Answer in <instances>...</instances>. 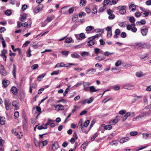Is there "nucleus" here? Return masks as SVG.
I'll use <instances>...</instances> for the list:
<instances>
[{"mask_svg": "<svg viewBox=\"0 0 151 151\" xmlns=\"http://www.w3.org/2000/svg\"><path fill=\"white\" fill-rule=\"evenodd\" d=\"M127 7V6L125 5L119 6L116 7V9L119 11L120 14H123L126 12V9Z\"/></svg>", "mask_w": 151, "mask_h": 151, "instance_id": "nucleus-1", "label": "nucleus"}, {"mask_svg": "<svg viewBox=\"0 0 151 151\" xmlns=\"http://www.w3.org/2000/svg\"><path fill=\"white\" fill-rule=\"evenodd\" d=\"M136 46H138V48H149L150 47V44L148 43L142 44L141 42L135 43Z\"/></svg>", "mask_w": 151, "mask_h": 151, "instance_id": "nucleus-2", "label": "nucleus"}, {"mask_svg": "<svg viewBox=\"0 0 151 151\" xmlns=\"http://www.w3.org/2000/svg\"><path fill=\"white\" fill-rule=\"evenodd\" d=\"M83 90L86 91H89V86L91 85V83L89 82H84L83 83Z\"/></svg>", "mask_w": 151, "mask_h": 151, "instance_id": "nucleus-3", "label": "nucleus"}, {"mask_svg": "<svg viewBox=\"0 0 151 151\" xmlns=\"http://www.w3.org/2000/svg\"><path fill=\"white\" fill-rule=\"evenodd\" d=\"M43 7V6L41 4L39 5L35 8L34 11L36 13H38L39 12L42 10Z\"/></svg>", "mask_w": 151, "mask_h": 151, "instance_id": "nucleus-4", "label": "nucleus"}, {"mask_svg": "<svg viewBox=\"0 0 151 151\" xmlns=\"http://www.w3.org/2000/svg\"><path fill=\"white\" fill-rule=\"evenodd\" d=\"M139 57L140 59L142 60H145L149 59L148 55L147 53L140 55Z\"/></svg>", "mask_w": 151, "mask_h": 151, "instance_id": "nucleus-5", "label": "nucleus"}, {"mask_svg": "<svg viewBox=\"0 0 151 151\" xmlns=\"http://www.w3.org/2000/svg\"><path fill=\"white\" fill-rule=\"evenodd\" d=\"M149 114L147 112H143L141 114L139 115L137 117L136 119H138L139 120L140 119H142L145 116L147 115H149Z\"/></svg>", "mask_w": 151, "mask_h": 151, "instance_id": "nucleus-6", "label": "nucleus"}, {"mask_svg": "<svg viewBox=\"0 0 151 151\" xmlns=\"http://www.w3.org/2000/svg\"><path fill=\"white\" fill-rule=\"evenodd\" d=\"M12 133L14 134L15 135L17 136V138H19V139H21L22 136V134L21 132H19V134L18 133L16 132V130L14 129H12L11 130Z\"/></svg>", "mask_w": 151, "mask_h": 151, "instance_id": "nucleus-7", "label": "nucleus"}, {"mask_svg": "<svg viewBox=\"0 0 151 151\" xmlns=\"http://www.w3.org/2000/svg\"><path fill=\"white\" fill-rule=\"evenodd\" d=\"M59 147V145L57 142H55L52 146V148L53 150H57Z\"/></svg>", "mask_w": 151, "mask_h": 151, "instance_id": "nucleus-8", "label": "nucleus"}, {"mask_svg": "<svg viewBox=\"0 0 151 151\" xmlns=\"http://www.w3.org/2000/svg\"><path fill=\"white\" fill-rule=\"evenodd\" d=\"M148 32V29L146 27H143L141 30V32L143 36H145L147 34Z\"/></svg>", "mask_w": 151, "mask_h": 151, "instance_id": "nucleus-9", "label": "nucleus"}, {"mask_svg": "<svg viewBox=\"0 0 151 151\" xmlns=\"http://www.w3.org/2000/svg\"><path fill=\"white\" fill-rule=\"evenodd\" d=\"M64 106L60 104L57 105L55 107V109L57 111H59V110H62L64 109Z\"/></svg>", "mask_w": 151, "mask_h": 151, "instance_id": "nucleus-10", "label": "nucleus"}, {"mask_svg": "<svg viewBox=\"0 0 151 151\" xmlns=\"http://www.w3.org/2000/svg\"><path fill=\"white\" fill-rule=\"evenodd\" d=\"M12 105L15 107L16 110L18 109L19 106V103L18 101H13L12 103Z\"/></svg>", "mask_w": 151, "mask_h": 151, "instance_id": "nucleus-11", "label": "nucleus"}, {"mask_svg": "<svg viewBox=\"0 0 151 151\" xmlns=\"http://www.w3.org/2000/svg\"><path fill=\"white\" fill-rule=\"evenodd\" d=\"M124 88L125 89L131 90L133 89L134 88L133 86L130 84H126L124 86Z\"/></svg>", "mask_w": 151, "mask_h": 151, "instance_id": "nucleus-12", "label": "nucleus"}, {"mask_svg": "<svg viewBox=\"0 0 151 151\" xmlns=\"http://www.w3.org/2000/svg\"><path fill=\"white\" fill-rule=\"evenodd\" d=\"M129 139V138L128 137H124L121 139L120 140V142L121 143H123L124 142H126Z\"/></svg>", "mask_w": 151, "mask_h": 151, "instance_id": "nucleus-13", "label": "nucleus"}, {"mask_svg": "<svg viewBox=\"0 0 151 151\" xmlns=\"http://www.w3.org/2000/svg\"><path fill=\"white\" fill-rule=\"evenodd\" d=\"M78 127L79 129H81V131L82 132H83V127L82 125V119H81L80 120L78 123Z\"/></svg>", "mask_w": 151, "mask_h": 151, "instance_id": "nucleus-14", "label": "nucleus"}, {"mask_svg": "<svg viewBox=\"0 0 151 151\" xmlns=\"http://www.w3.org/2000/svg\"><path fill=\"white\" fill-rule=\"evenodd\" d=\"M2 84L4 87H7L9 83V81L8 80H4L2 81Z\"/></svg>", "mask_w": 151, "mask_h": 151, "instance_id": "nucleus-15", "label": "nucleus"}, {"mask_svg": "<svg viewBox=\"0 0 151 151\" xmlns=\"http://www.w3.org/2000/svg\"><path fill=\"white\" fill-rule=\"evenodd\" d=\"M12 72L14 77L15 78L16 77V67L14 64L13 65V69Z\"/></svg>", "mask_w": 151, "mask_h": 151, "instance_id": "nucleus-16", "label": "nucleus"}, {"mask_svg": "<svg viewBox=\"0 0 151 151\" xmlns=\"http://www.w3.org/2000/svg\"><path fill=\"white\" fill-rule=\"evenodd\" d=\"M87 72L86 73L87 74L88 73L93 74L96 72V70L93 68L87 70Z\"/></svg>", "mask_w": 151, "mask_h": 151, "instance_id": "nucleus-17", "label": "nucleus"}, {"mask_svg": "<svg viewBox=\"0 0 151 151\" xmlns=\"http://www.w3.org/2000/svg\"><path fill=\"white\" fill-rule=\"evenodd\" d=\"M129 9L131 10V11L134 12L136 9V7L134 4H132L129 6Z\"/></svg>", "mask_w": 151, "mask_h": 151, "instance_id": "nucleus-18", "label": "nucleus"}, {"mask_svg": "<svg viewBox=\"0 0 151 151\" xmlns=\"http://www.w3.org/2000/svg\"><path fill=\"white\" fill-rule=\"evenodd\" d=\"M146 23V20L145 19H142L140 22H137L136 23L137 25L138 26L139 25L141 24V25H144Z\"/></svg>", "mask_w": 151, "mask_h": 151, "instance_id": "nucleus-19", "label": "nucleus"}, {"mask_svg": "<svg viewBox=\"0 0 151 151\" xmlns=\"http://www.w3.org/2000/svg\"><path fill=\"white\" fill-rule=\"evenodd\" d=\"M27 18V15L25 14H24L21 15L20 20L22 22H24Z\"/></svg>", "mask_w": 151, "mask_h": 151, "instance_id": "nucleus-20", "label": "nucleus"}, {"mask_svg": "<svg viewBox=\"0 0 151 151\" xmlns=\"http://www.w3.org/2000/svg\"><path fill=\"white\" fill-rule=\"evenodd\" d=\"M130 113L129 112H128L125 114L124 116L122 119V121L123 122L125 121L127 119V117L130 115Z\"/></svg>", "mask_w": 151, "mask_h": 151, "instance_id": "nucleus-21", "label": "nucleus"}, {"mask_svg": "<svg viewBox=\"0 0 151 151\" xmlns=\"http://www.w3.org/2000/svg\"><path fill=\"white\" fill-rule=\"evenodd\" d=\"M0 73L3 76H5L7 75V73L6 70L3 68H2L0 70Z\"/></svg>", "mask_w": 151, "mask_h": 151, "instance_id": "nucleus-22", "label": "nucleus"}, {"mask_svg": "<svg viewBox=\"0 0 151 151\" xmlns=\"http://www.w3.org/2000/svg\"><path fill=\"white\" fill-rule=\"evenodd\" d=\"M89 40V41L88 42V45L89 46H91L93 45L95 43L94 41L92 40V39H91V38H88Z\"/></svg>", "mask_w": 151, "mask_h": 151, "instance_id": "nucleus-23", "label": "nucleus"}, {"mask_svg": "<svg viewBox=\"0 0 151 151\" xmlns=\"http://www.w3.org/2000/svg\"><path fill=\"white\" fill-rule=\"evenodd\" d=\"M47 144V140L42 141H40L39 142L38 144L39 146L41 145L42 144V146H45Z\"/></svg>", "mask_w": 151, "mask_h": 151, "instance_id": "nucleus-24", "label": "nucleus"}, {"mask_svg": "<svg viewBox=\"0 0 151 151\" xmlns=\"http://www.w3.org/2000/svg\"><path fill=\"white\" fill-rule=\"evenodd\" d=\"M71 56L73 58H78L79 56V55L76 52H75L71 54Z\"/></svg>", "mask_w": 151, "mask_h": 151, "instance_id": "nucleus-25", "label": "nucleus"}, {"mask_svg": "<svg viewBox=\"0 0 151 151\" xmlns=\"http://www.w3.org/2000/svg\"><path fill=\"white\" fill-rule=\"evenodd\" d=\"M12 93L14 94H16L17 92V90L15 87L13 86L11 88Z\"/></svg>", "mask_w": 151, "mask_h": 151, "instance_id": "nucleus-26", "label": "nucleus"}, {"mask_svg": "<svg viewBox=\"0 0 151 151\" xmlns=\"http://www.w3.org/2000/svg\"><path fill=\"white\" fill-rule=\"evenodd\" d=\"M5 118L4 117H0V124L3 125L5 123Z\"/></svg>", "mask_w": 151, "mask_h": 151, "instance_id": "nucleus-27", "label": "nucleus"}, {"mask_svg": "<svg viewBox=\"0 0 151 151\" xmlns=\"http://www.w3.org/2000/svg\"><path fill=\"white\" fill-rule=\"evenodd\" d=\"M89 91H90L91 92H93L99 91V89L96 90L94 87L93 86H92L89 87Z\"/></svg>", "mask_w": 151, "mask_h": 151, "instance_id": "nucleus-28", "label": "nucleus"}, {"mask_svg": "<svg viewBox=\"0 0 151 151\" xmlns=\"http://www.w3.org/2000/svg\"><path fill=\"white\" fill-rule=\"evenodd\" d=\"M135 26V23L132 24L131 25H128L127 26V28L128 30H130L132 29V27H134Z\"/></svg>", "mask_w": 151, "mask_h": 151, "instance_id": "nucleus-29", "label": "nucleus"}, {"mask_svg": "<svg viewBox=\"0 0 151 151\" xmlns=\"http://www.w3.org/2000/svg\"><path fill=\"white\" fill-rule=\"evenodd\" d=\"M65 67V65L63 63H58L55 66V68L60 67Z\"/></svg>", "mask_w": 151, "mask_h": 151, "instance_id": "nucleus-30", "label": "nucleus"}, {"mask_svg": "<svg viewBox=\"0 0 151 151\" xmlns=\"http://www.w3.org/2000/svg\"><path fill=\"white\" fill-rule=\"evenodd\" d=\"M136 75L137 77H140L145 75L143 74L141 72H139L137 73H136Z\"/></svg>", "mask_w": 151, "mask_h": 151, "instance_id": "nucleus-31", "label": "nucleus"}, {"mask_svg": "<svg viewBox=\"0 0 151 151\" xmlns=\"http://www.w3.org/2000/svg\"><path fill=\"white\" fill-rule=\"evenodd\" d=\"M45 76V74H42V75L39 76L37 78V80L40 81L41 80L42 78H43Z\"/></svg>", "mask_w": 151, "mask_h": 151, "instance_id": "nucleus-32", "label": "nucleus"}, {"mask_svg": "<svg viewBox=\"0 0 151 151\" xmlns=\"http://www.w3.org/2000/svg\"><path fill=\"white\" fill-rule=\"evenodd\" d=\"M89 53L88 52L84 51L82 52L81 53V55L83 57L88 56V55Z\"/></svg>", "mask_w": 151, "mask_h": 151, "instance_id": "nucleus-33", "label": "nucleus"}, {"mask_svg": "<svg viewBox=\"0 0 151 151\" xmlns=\"http://www.w3.org/2000/svg\"><path fill=\"white\" fill-rule=\"evenodd\" d=\"M93 28V27L91 26H88L86 28V31H90L92 30Z\"/></svg>", "mask_w": 151, "mask_h": 151, "instance_id": "nucleus-34", "label": "nucleus"}, {"mask_svg": "<svg viewBox=\"0 0 151 151\" xmlns=\"http://www.w3.org/2000/svg\"><path fill=\"white\" fill-rule=\"evenodd\" d=\"M86 0H81L80 3V5L83 6H84L86 4Z\"/></svg>", "mask_w": 151, "mask_h": 151, "instance_id": "nucleus-35", "label": "nucleus"}, {"mask_svg": "<svg viewBox=\"0 0 151 151\" xmlns=\"http://www.w3.org/2000/svg\"><path fill=\"white\" fill-rule=\"evenodd\" d=\"M109 2H110V0H105L103 3L104 7H105V6L108 4Z\"/></svg>", "mask_w": 151, "mask_h": 151, "instance_id": "nucleus-36", "label": "nucleus"}, {"mask_svg": "<svg viewBox=\"0 0 151 151\" xmlns=\"http://www.w3.org/2000/svg\"><path fill=\"white\" fill-rule=\"evenodd\" d=\"M70 53V52L68 51H64L61 52V54L65 56H67Z\"/></svg>", "mask_w": 151, "mask_h": 151, "instance_id": "nucleus-37", "label": "nucleus"}, {"mask_svg": "<svg viewBox=\"0 0 151 151\" xmlns=\"http://www.w3.org/2000/svg\"><path fill=\"white\" fill-rule=\"evenodd\" d=\"M72 39L71 37L67 38L65 40V42L66 43H70L72 42Z\"/></svg>", "mask_w": 151, "mask_h": 151, "instance_id": "nucleus-38", "label": "nucleus"}, {"mask_svg": "<svg viewBox=\"0 0 151 151\" xmlns=\"http://www.w3.org/2000/svg\"><path fill=\"white\" fill-rule=\"evenodd\" d=\"M95 59L96 60L100 61L104 60V58L102 56H99L98 57H96L95 58Z\"/></svg>", "mask_w": 151, "mask_h": 151, "instance_id": "nucleus-39", "label": "nucleus"}, {"mask_svg": "<svg viewBox=\"0 0 151 151\" xmlns=\"http://www.w3.org/2000/svg\"><path fill=\"white\" fill-rule=\"evenodd\" d=\"M87 144L88 143L85 142L82 144V145H81V148H83L84 149V151L85 150V149L86 146L87 145Z\"/></svg>", "mask_w": 151, "mask_h": 151, "instance_id": "nucleus-40", "label": "nucleus"}, {"mask_svg": "<svg viewBox=\"0 0 151 151\" xmlns=\"http://www.w3.org/2000/svg\"><path fill=\"white\" fill-rule=\"evenodd\" d=\"M90 123V121L87 120L84 123L83 126L85 127H87L89 124Z\"/></svg>", "mask_w": 151, "mask_h": 151, "instance_id": "nucleus-41", "label": "nucleus"}, {"mask_svg": "<svg viewBox=\"0 0 151 151\" xmlns=\"http://www.w3.org/2000/svg\"><path fill=\"white\" fill-rule=\"evenodd\" d=\"M38 67V65L37 64H35L31 66V68L33 70H35Z\"/></svg>", "mask_w": 151, "mask_h": 151, "instance_id": "nucleus-42", "label": "nucleus"}, {"mask_svg": "<svg viewBox=\"0 0 151 151\" xmlns=\"http://www.w3.org/2000/svg\"><path fill=\"white\" fill-rule=\"evenodd\" d=\"M112 128V127L110 125H107L104 127V129L106 130H110Z\"/></svg>", "mask_w": 151, "mask_h": 151, "instance_id": "nucleus-43", "label": "nucleus"}, {"mask_svg": "<svg viewBox=\"0 0 151 151\" xmlns=\"http://www.w3.org/2000/svg\"><path fill=\"white\" fill-rule=\"evenodd\" d=\"M138 134V132L137 131L132 132L130 133V135L132 136H135L137 135Z\"/></svg>", "mask_w": 151, "mask_h": 151, "instance_id": "nucleus-44", "label": "nucleus"}, {"mask_svg": "<svg viewBox=\"0 0 151 151\" xmlns=\"http://www.w3.org/2000/svg\"><path fill=\"white\" fill-rule=\"evenodd\" d=\"M98 134L97 133H95L93 136L91 138V140L92 141H93L95 139L97 136Z\"/></svg>", "mask_w": 151, "mask_h": 151, "instance_id": "nucleus-45", "label": "nucleus"}, {"mask_svg": "<svg viewBox=\"0 0 151 151\" xmlns=\"http://www.w3.org/2000/svg\"><path fill=\"white\" fill-rule=\"evenodd\" d=\"M113 52H108L106 51L104 53V55L106 56H108L109 55L113 54Z\"/></svg>", "mask_w": 151, "mask_h": 151, "instance_id": "nucleus-46", "label": "nucleus"}, {"mask_svg": "<svg viewBox=\"0 0 151 151\" xmlns=\"http://www.w3.org/2000/svg\"><path fill=\"white\" fill-rule=\"evenodd\" d=\"M37 128L39 130H41L42 129H45L47 128V126H45V127H44L42 126V125H41L40 126H38Z\"/></svg>", "mask_w": 151, "mask_h": 151, "instance_id": "nucleus-47", "label": "nucleus"}, {"mask_svg": "<svg viewBox=\"0 0 151 151\" xmlns=\"http://www.w3.org/2000/svg\"><path fill=\"white\" fill-rule=\"evenodd\" d=\"M52 122V120H51L50 119H49L47 122L45 124V126L46 127L49 125V124H50L51 122Z\"/></svg>", "mask_w": 151, "mask_h": 151, "instance_id": "nucleus-48", "label": "nucleus"}, {"mask_svg": "<svg viewBox=\"0 0 151 151\" xmlns=\"http://www.w3.org/2000/svg\"><path fill=\"white\" fill-rule=\"evenodd\" d=\"M11 14V12L10 10H7L5 12V14L8 16L10 15Z\"/></svg>", "mask_w": 151, "mask_h": 151, "instance_id": "nucleus-49", "label": "nucleus"}, {"mask_svg": "<svg viewBox=\"0 0 151 151\" xmlns=\"http://www.w3.org/2000/svg\"><path fill=\"white\" fill-rule=\"evenodd\" d=\"M86 15V13L84 12H81L79 14V17L80 18L82 17L83 16H84Z\"/></svg>", "mask_w": 151, "mask_h": 151, "instance_id": "nucleus-50", "label": "nucleus"}, {"mask_svg": "<svg viewBox=\"0 0 151 151\" xmlns=\"http://www.w3.org/2000/svg\"><path fill=\"white\" fill-rule=\"evenodd\" d=\"M129 21L131 23H133V24L134 23V22L135 21V19L133 17H130L129 19Z\"/></svg>", "mask_w": 151, "mask_h": 151, "instance_id": "nucleus-51", "label": "nucleus"}, {"mask_svg": "<svg viewBox=\"0 0 151 151\" xmlns=\"http://www.w3.org/2000/svg\"><path fill=\"white\" fill-rule=\"evenodd\" d=\"M118 122V120L117 119H114V120L110 121V123H114V124Z\"/></svg>", "mask_w": 151, "mask_h": 151, "instance_id": "nucleus-52", "label": "nucleus"}, {"mask_svg": "<svg viewBox=\"0 0 151 151\" xmlns=\"http://www.w3.org/2000/svg\"><path fill=\"white\" fill-rule=\"evenodd\" d=\"M126 112V110H122L120 111L119 112V113L121 115H122L125 114Z\"/></svg>", "mask_w": 151, "mask_h": 151, "instance_id": "nucleus-53", "label": "nucleus"}, {"mask_svg": "<svg viewBox=\"0 0 151 151\" xmlns=\"http://www.w3.org/2000/svg\"><path fill=\"white\" fill-rule=\"evenodd\" d=\"M120 33V31L118 29H116L115 31V33L116 35H119Z\"/></svg>", "mask_w": 151, "mask_h": 151, "instance_id": "nucleus-54", "label": "nucleus"}, {"mask_svg": "<svg viewBox=\"0 0 151 151\" xmlns=\"http://www.w3.org/2000/svg\"><path fill=\"white\" fill-rule=\"evenodd\" d=\"M93 100V98L92 97L90 98V99L88 100L87 99V103L88 104H90L91 103Z\"/></svg>", "mask_w": 151, "mask_h": 151, "instance_id": "nucleus-55", "label": "nucleus"}, {"mask_svg": "<svg viewBox=\"0 0 151 151\" xmlns=\"http://www.w3.org/2000/svg\"><path fill=\"white\" fill-rule=\"evenodd\" d=\"M121 36L122 37L125 38L127 36L126 33L124 32H123L121 34Z\"/></svg>", "mask_w": 151, "mask_h": 151, "instance_id": "nucleus-56", "label": "nucleus"}, {"mask_svg": "<svg viewBox=\"0 0 151 151\" xmlns=\"http://www.w3.org/2000/svg\"><path fill=\"white\" fill-rule=\"evenodd\" d=\"M143 137L145 139H146L149 137V134L146 133H143Z\"/></svg>", "mask_w": 151, "mask_h": 151, "instance_id": "nucleus-57", "label": "nucleus"}, {"mask_svg": "<svg viewBox=\"0 0 151 151\" xmlns=\"http://www.w3.org/2000/svg\"><path fill=\"white\" fill-rule=\"evenodd\" d=\"M59 73V70H57L56 71H54L53 72L51 73V75L52 76L54 75H57Z\"/></svg>", "mask_w": 151, "mask_h": 151, "instance_id": "nucleus-58", "label": "nucleus"}, {"mask_svg": "<svg viewBox=\"0 0 151 151\" xmlns=\"http://www.w3.org/2000/svg\"><path fill=\"white\" fill-rule=\"evenodd\" d=\"M117 144H118V142L116 141H112L111 143V145H117Z\"/></svg>", "mask_w": 151, "mask_h": 151, "instance_id": "nucleus-59", "label": "nucleus"}, {"mask_svg": "<svg viewBox=\"0 0 151 151\" xmlns=\"http://www.w3.org/2000/svg\"><path fill=\"white\" fill-rule=\"evenodd\" d=\"M135 15L136 17H138L141 16V14L138 12H136L135 14Z\"/></svg>", "mask_w": 151, "mask_h": 151, "instance_id": "nucleus-60", "label": "nucleus"}, {"mask_svg": "<svg viewBox=\"0 0 151 151\" xmlns=\"http://www.w3.org/2000/svg\"><path fill=\"white\" fill-rule=\"evenodd\" d=\"M30 86L32 88H35L37 87V85L34 83L32 84H30Z\"/></svg>", "mask_w": 151, "mask_h": 151, "instance_id": "nucleus-61", "label": "nucleus"}, {"mask_svg": "<svg viewBox=\"0 0 151 151\" xmlns=\"http://www.w3.org/2000/svg\"><path fill=\"white\" fill-rule=\"evenodd\" d=\"M5 106H10L11 105V103L8 101H5Z\"/></svg>", "mask_w": 151, "mask_h": 151, "instance_id": "nucleus-62", "label": "nucleus"}, {"mask_svg": "<svg viewBox=\"0 0 151 151\" xmlns=\"http://www.w3.org/2000/svg\"><path fill=\"white\" fill-rule=\"evenodd\" d=\"M80 37L82 39H84L85 37V35L83 33H81L80 34Z\"/></svg>", "mask_w": 151, "mask_h": 151, "instance_id": "nucleus-63", "label": "nucleus"}, {"mask_svg": "<svg viewBox=\"0 0 151 151\" xmlns=\"http://www.w3.org/2000/svg\"><path fill=\"white\" fill-rule=\"evenodd\" d=\"M145 109H149L150 110H151V104L148 105L146 106L145 108Z\"/></svg>", "mask_w": 151, "mask_h": 151, "instance_id": "nucleus-64", "label": "nucleus"}]
</instances>
